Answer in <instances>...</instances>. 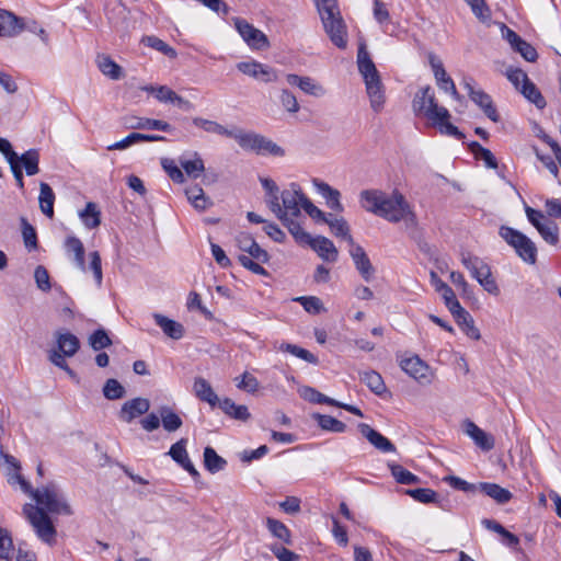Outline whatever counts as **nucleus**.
<instances>
[{"mask_svg": "<svg viewBox=\"0 0 561 561\" xmlns=\"http://www.w3.org/2000/svg\"><path fill=\"white\" fill-rule=\"evenodd\" d=\"M150 409V402L146 398H134L126 401L118 413V417L126 423H130L137 416L146 414Z\"/></svg>", "mask_w": 561, "mask_h": 561, "instance_id": "14", "label": "nucleus"}, {"mask_svg": "<svg viewBox=\"0 0 561 561\" xmlns=\"http://www.w3.org/2000/svg\"><path fill=\"white\" fill-rule=\"evenodd\" d=\"M280 351H284V352H287V353H290L291 355L298 357V358H301L304 359L305 362L307 363H310V364H314L317 365L318 364V357L316 355H313L311 352H309L308 350L306 348H302L298 345H295V344H290V343H283L279 347Z\"/></svg>", "mask_w": 561, "mask_h": 561, "instance_id": "45", "label": "nucleus"}, {"mask_svg": "<svg viewBox=\"0 0 561 561\" xmlns=\"http://www.w3.org/2000/svg\"><path fill=\"white\" fill-rule=\"evenodd\" d=\"M27 28L23 19L14 13L0 9V37H14ZM30 31L34 28L28 27Z\"/></svg>", "mask_w": 561, "mask_h": 561, "instance_id": "12", "label": "nucleus"}, {"mask_svg": "<svg viewBox=\"0 0 561 561\" xmlns=\"http://www.w3.org/2000/svg\"><path fill=\"white\" fill-rule=\"evenodd\" d=\"M65 247H66V250L68 253H72L73 254V262L76 264V266L82 271V272H85L87 271V265H85V261H84V247H83V243L81 242V240L77 237H68L66 239V242H65Z\"/></svg>", "mask_w": 561, "mask_h": 561, "instance_id": "24", "label": "nucleus"}, {"mask_svg": "<svg viewBox=\"0 0 561 561\" xmlns=\"http://www.w3.org/2000/svg\"><path fill=\"white\" fill-rule=\"evenodd\" d=\"M153 319L167 336L173 340H180L184 336L185 329L180 322L169 319L161 313H153Z\"/></svg>", "mask_w": 561, "mask_h": 561, "instance_id": "20", "label": "nucleus"}, {"mask_svg": "<svg viewBox=\"0 0 561 561\" xmlns=\"http://www.w3.org/2000/svg\"><path fill=\"white\" fill-rule=\"evenodd\" d=\"M39 152L36 149H30L22 156H19V164L25 169L28 176L39 172Z\"/></svg>", "mask_w": 561, "mask_h": 561, "instance_id": "36", "label": "nucleus"}, {"mask_svg": "<svg viewBox=\"0 0 561 561\" xmlns=\"http://www.w3.org/2000/svg\"><path fill=\"white\" fill-rule=\"evenodd\" d=\"M323 27L331 42L341 49L347 46V32L336 0H314Z\"/></svg>", "mask_w": 561, "mask_h": 561, "instance_id": "4", "label": "nucleus"}, {"mask_svg": "<svg viewBox=\"0 0 561 561\" xmlns=\"http://www.w3.org/2000/svg\"><path fill=\"white\" fill-rule=\"evenodd\" d=\"M358 430L360 434L367 438V440L374 445L377 449L383 453H392L396 451V446L379 432L370 427L366 423H360L358 425Z\"/></svg>", "mask_w": 561, "mask_h": 561, "instance_id": "18", "label": "nucleus"}, {"mask_svg": "<svg viewBox=\"0 0 561 561\" xmlns=\"http://www.w3.org/2000/svg\"><path fill=\"white\" fill-rule=\"evenodd\" d=\"M350 245V255L353 259L356 270L366 282H369L374 273V267L368 255L359 244H355V242H353V244Z\"/></svg>", "mask_w": 561, "mask_h": 561, "instance_id": "15", "label": "nucleus"}, {"mask_svg": "<svg viewBox=\"0 0 561 561\" xmlns=\"http://www.w3.org/2000/svg\"><path fill=\"white\" fill-rule=\"evenodd\" d=\"M314 419L318 421V424L322 430L334 433H343L346 430V425L333 416L316 414Z\"/></svg>", "mask_w": 561, "mask_h": 561, "instance_id": "46", "label": "nucleus"}, {"mask_svg": "<svg viewBox=\"0 0 561 561\" xmlns=\"http://www.w3.org/2000/svg\"><path fill=\"white\" fill-rule=\"evenodd\" d=\"M32 497L36 501L37 506L25 504L23 512L38 538L44 542L50 543L55 539L56 529L47 512L53 514H70V508L54 483L36 489Z\"/></svg>", "mask_w": 561, "mask_h": 561, "instance_id": "1", "label": "nucleus"}, {"mask_svg": "<svg viewBox=\"0 0 561 561\" xmlns=\"http://www.w3.org/2000/svg\"><path fill=\"white\" fill-rule=\"evenodd\" d=\"M358 71L363 76L366 92L374 112L379 113L385 105V87L381 82L379 71L366 50L365 44H360L357 53Z\"/></svg>", "mask_w": 561, "mask_h": 561, "instance_id": "3", "label": "nucleus"}, {"mask_svg": "<svg viewBox=\"0 0 561 561\" xmlns=\"http://www.w3.org/2000/svg\"><path fill=\"white\" fill-rule=\"evenodd\" d=\"M302 396L305 399H307L313 403L329 404V405H334V407H337V404H339V401H336L330 397H327L325 394L319 392L318 390H316L311 387H306L304 389Z\"/></svg>", "mask_w": 561, "mask_h": 561, "instance_id": "56", "label": "nucleus"}, {"mask_svg": "<svg viewBox=\"0 0 561 561\" xmlns=\"http://www.w3.org/2000/svg\"><path fill=\"white\" fill-rule=\"evenodd\" d=\"M227 461L220 457L213 447L207 446L204 449V466L211 472L216 473L225 469Z\"/></svg>", "mask_w": 561, "mask_h": 561, "instance_id": "37", "label": "nucleus"}, {"mask_svg": "<svg viewBox=\"0 0 561 561\" xmlns=\"http://www.w3.org/2000/svg\"><path fill=\"white\" fill-rule=\"evenodd\" d=\"M302 197L306 195L298 185L293 184L291 190L282 191L278 196L277 206H271L270 210L280 220L298 218L301 216Z\"/></svg>", "mask_w": 561, "mask_h": 561, "instance_id": "5", "label": "nucleus"}, {"mask_svg": "<svg viewBox=\"0 0 561 561\" xmlns=\"http://www.w3.org/2000/svg\"><path fill=\"white\" fill-rule=\"evenodd\" d=\"M538 232L542 237V239L548 242L549 244L556 245L559 241V228L558 226L550 221L546 224H541L537 228Z\"/></svg>", "mask_w": 561, "mask_h": 561, "instance_id": "54", "label": "nucleus"}, {"mask_svg": "<svg viewBox=\"0 0 561 561\" xmlns=\"http://www.w3.org/2000/svg\"><path fill=\"white\" fill-rule=\"evenodd\" d=\"M412 108L415 115L426 117L430 122L448 115V110L437 104L434 90L428 85L415 93Z\"/></svg>", "mask_w": 561, "mask_h": 561, "instance_id": "8", "label": "nucleus"}, {"mask_svg": "<svg viewBox=\"0 0 561 561\" xmlns=\"http://www.w3.org/2000/svg\"><path fill=\"white\" fill-rule=\"evenodd\" d=\"M57 345L62 356L71 357L78 352L80 342L79 339L70 332L57 333Z\"/></svg>", "mask_w": 561, "mask_h": 561, "instance_id": "29", "label": "nucleus"}, {"mask_svg": "<svg viewBox=\"0 0 561 561\" xmlns=\"http://www.w3.org/2000/svg\"><path fill=\"white\" fill-rule=\"evenodd\" d=\"M325 262L334 263L337 261L339 251L334 243L327 237L318 236L312 238L308 244Z\"/></svg>", "mask_w": 561, "mask_h": 561, "instance_id": "17", "label": "nucleus"}, {"mask_svg": "<svg viewBox=\"0 0 561 561\" xmlns=\"http://www.w3.org/2000/svg\"><path fill=\"white\" fill-rule=\"evenodd\" d=\"M186 444H187V439L181 438L180 440H178L176 443H174L171 446V448L168 453L171 456V458L180 466L184 465V462L188 459V455L186 451Z\"/></svg>", "mask_w": 561, "mask_h": 561, "instance_id": "57", "label": "nucleus"}, {"mask_svg": "<svg viewBox=\"0 0 561 561\" xmlns=\"http://www.w3.org/2000/svg\"><path fill=\"white\" fill-rule=\"evenodd\" d=\"M234 26L250 48L261 50L270 46L267 36L248 21L237 18L234 20Z\"/></svg>", "mask_w": 561, "mask_h": 561, "instance_id": "9", "label": "nucleus"}, {"mask_svg": "<svg viewBox=\"0 0 561 561\" xmlns=\"http://www.w3.org/2000/svg\"><path fill=\"white\" fill-rule=\"evenodd\" d=\"M236 386L238 389L247 391L249 393H254L257 391L260 383L256 377L245 371L240 377L234 379Z\"/></svg>", "mask_w": 561, "mask_h": 561, "instance_id": "52", "label": "nucleus"}, {"mask_svg": "<svg viewBox=\"0 0 561 561\" xmlns=\"http://www.w3.org/2000/svg\"><path fill=\"white\" fill-rule=\"evenodd\" d=\"M519 92L531 103H534L538 108H543L546 106V100L542 96L541 92L537 89V87L529 80L525 85H523Z\"/></svg>", "mask_w": 561, "mask_h": 561, "instance_id": "43", "label": "nucleus"}, {"mask_svg": "<svg viewBox=\"0 0 561 561\" xmlns=\"http://www.w3.org/2000/svg\"><path fill=\"white\" fill-rule=\"evenodd\" d=\"M192 122L196 127L203 128L206 133L217 134L228 138H233V135L236 134V130H229L228 128H226L225 126L220 125L215 121H209L202 117H194Z\"/></svg>", "mask_w": 561, "mask_h": 561, "instance_id": "34", "label": "nucleus"}, {"mask_svg": "<svg viewBox=\"0 0 561 561\" xmlns=\"http://www.w3.org/2000/svg\"><path fill=\"white\" fill-rule=\"evenodd\" d=\"M185 194L193 207L199 211H204L213 205V202L208 196H206L204 190L199 185L187 187Z\"/></svg>", "mask_w": 561, "mask_h": 561, "instance_id": "26", "label": "nucleus"}, {"mask_svg": "<svg viewBox=\"0 0 561 561\" xmlns=\"http://www.w3.org/2000/svg\"><path fill=\"white\" fill-rule=\"evenodd\" d=\"M90 346L94 351L103 350L112 344V340L103 329L95 330L89 337Z\"/></svg>", "mask_w": 561, "mask_h": 561, "instance_id": "59", "label": "nucleus"}, {"mask_svg": "<svg viewBox=\"0 0 561 561\" xmlns=\"http://www.w3.org/2000/svg\"><path fill=\"white\" fill-rule=\"evenodd\" d=\"M158 413L161 419L162 426L167 432H175L183 425L181 416L168 405L160 407Z\"/></svg>", "mask_w": 561, "mask_h": 561, "instance_id": "27", "label": "nucleus"}, {"mask_svg": "<svg viewBox=\"0 0 561 561\" xmlns=\"http://www.w3.org/2000/svg\"><path fill=\"white\" fill-rule=\"evenodd\" d=\"M165 137L160 135H146L140 133H131L128 136H126L124 139L114 142L110 146H107V150H123L128 148L129 146L140 142V141H164Z\"/></svg>", "mask_w": 561, "mask_h": 561, "instance_id": "22", "label": "nucleus"}, {"mask_svg": "<svg viewBox=\"0 0 561 561\" xmlns=\"http://www.w3.org/2000/svg\"><path fill=\"white\" fill-rule=\"evenodd\" d=\"M294 300L299 302L308 313L319 314L324 311L321 299L316 296H301Z\"/></svg>", "mask_w": 561, "mask_h": 561, "instance_id": "48", "label": "nucleus"}, {"mask_svg": "<svg viewBox=\"0 0 561 561\" xmlns=\"http://www.w3.org/2000/svg\"><path fill=\"white\" fill-rule=\"evenodd\" d=\"M457 324L463 331V333L472 340H479L481 337L479 329L474 325L472 316L467 311L461 317L456 319Z\"/></svg>", "mask_w": 561, "mask_h": 561, "instance_id": "44", "label": "nucleus"}, {"mask_svg": "<svg viewBox=\"0 0 561 561\" xmlns=\"http://www.w3.org/2000/svg\"><path fill=\"white\" fill-rule=\"evenodd\" d=\"M125 393V388L114 378L107 379L103 387V394L108 400L122 399Z\"/></svg>", "mask_w": 561, "mask_h": 561, "instance_id": "51", "label": "nucleus"}, {"mask_svg": "<svg viewBox=\"0 0 561 561\" xmlns=\"http://www.w3.org/2000/svg\"><path fill=\"white\" fill-rule=\"evenodd\" d=\"M237 69L243 75L265 83L277 80V73L273 68L255 60L238 62Z\"/></svg>", "mask_w": 561, "mask_h": 561, "instance_id": "11", "label": "nucleus"}, {"mask_svg": "<svg viewBox=\"0 0 561 561\" xmlns=\"http://www.w3.org/2000/svg\"><path fill=\"white\" fill-rule=\"evenodd\" d=\"M359 379L377 396H382L387 391V387L381 375L376 370L360 373Z\"/></svg>", "mask_w": 561, "mask_h": 561, "instance_id": "30", "label": "nucleus"}, {"mask_svg": "<svg viewBox=\"0 0 561 561\" xmlns=\"http://www.w3.org/2000/svg\"><path fill=\"white\" fill-rule=\"evenodd\" d=\"M469 149L474 154V157L482 160L488 168H497V161L494 154L489 149L482 147L479 142L472 141L469 145Z\"/></svg>", "mask_w": 561, "mask_h": 561, "instance_id": "40", "label": "nucleus"}, {"mask_svg": "<svg viewBox=\"0 0 561 561\" xmlns=\"http://www.w3.org/2000/svg\"><path fill=\"white\" fill-rule=\"evenodd\" d=\"M283 107L289 113H297L300 108L297 98L287 89H283L279 95Z\"/></svg>", "mask_w": 561, "mask_h": 561, "instance_id": "63", "label": "nucleus"}, {"mask_svg": "<svg viewBox=\"0 0 561 561\" xmlns=\"http://www.w3.org/2000/svg\"><path fill=\"white\" fill-rule=\"evenodd\" d=\"M465 88L468 90L470 99L483 110L484 114L493 122L499 121V114L496 108L493 106L492 99L482 90H474L471 80H465Z\"/></svg>", "mask_w": 561, "mask_h": 561, "instance_id": "13", "label": "nucleus"}, {"mask_svg": "<svg viewBox=\"0 0 561 561\" xmlns=\"http://www.w3.org/2000/svg\"><path fill=\"white\" fill-rule=\"evenodd\" d=\"M362 207L389 222L405 221L407 225L415 226L416 216L407 198L398 190L388 194L381 190H364L359 194Z\"/></svg>", "mask_w": 561, "mask_h": 561, "instance_id": "2", "label": "nucleus"}, {"mask_svg": "<svg viewBox=\"0 0 561 561\" xmlns=\"http://www.w3.org/2000/svg\"><path fill=\"white\" fill-rule=\"evenodd\" d=\"M98 67L100 71L111 78L112 80H118L123 76L122 67L117 65L110 56L100 55L98 56Z\"/></svg>", "mask_w": 561, "mask_h": 561, "instance_id": "35", "label": "nucleus"}, {"mask_svg": "<svg viewBox=\"0 0 561 561\" xmlns=\"http://www.w3.org/2000/svg\"><path fill=\"white\" fill-rule=\"evenodd\" d=\"M280 222L287 228V230L289 231V233L293 236L297 243L302 245H308L309 243H311L313 237H311L310 233L304 230L297 218H289Z\"/></svg>", "mask_w": 561, "mask_h": 561, "instance_id": "33", "label": "nucleus"}, {"mask_svg": "<svg viewBox=\"0 0 561 561\" xmlns=\"http://www.w3.org/2000/svg\"><path fill=\"white\" fill-rule=\"evenodd\" d=\"M400 366L404 373L421 385H430L433 374L430 366L419 356L408 357L401 360Z\"/></svg>", "mask_w": 561, "mask_h": 561, "instance_id": "10", "label": "nucleus"}, {"mask_svg": "<svg viewBox=\"0 0 561 561\" xmlns=\"http://www.w3.org/2000/svg\"><path fill=\"white\" fill-rule=\"evenodd\" d=\"M449 118H450V114L448 113V115L446 117L439 116L438 118H434L431 122L434 126L438 127V129L442 134L453 136L459 140L463 139L465 135L455 125H453L449 122Z\"/></svg>", "mask_w": 561, "mask_h": 561, "instance_id": "42", "label": "nucleus"}, {"mask_svg": "<svg viewBox=\"0 0 561 561\" xmlns=\"http://www.w3.org/2000/svg\"><path fill=\"white\" fill-rule=\"evenodd\" d=\"M465 433L472 438L474 444L483 451H489L494 448V438L492 435L485 433L476 423L467 420L463 423Z\"/></svg>", "mask_w": 561, "mask_h": 561, "instance_id": "16", "label": "nucleus"}, {"mask_svg": "<svg viewBox=\"0 0 561 561\" xmlns=\"http://www.w3.org/2000/svg\"><path fill=\"white\" fill-rule=\"evenodd\" d=\"M79 216L88 229H94L101 224L100 211L95 203L89 202Z\"/></svg>", "mask_w": 561, "mask_h": 561, "instance_id": "39", "label": "nucleus"}, {"mask_svg": "<svg viewBox=\"0 0 561 561\" xmlns=\"http://www.w3.org/2000/svg\"><path fill=\"white\" fill-rule=\"evenodd\" d=\"M312 183L319 194H321L325 201L328 206L337 213L343 211V205L340 202L341 194L337 190L331 187L328 183L322 182L318 179H313Z\"/></svg>", "mask_w": 561, "mask_h": 561, "instance_id": "19", "label": "nucleus"}, {"mask_svg": "<svg viewBox=\"0 0 561 561\" xmlns=\"http://www.w3.org/2000/svg\"><path fill=\"white\" fill-rule=\"evenodd\" d=\"M141 43L152 49H156L167 57L174 59L178 57L176 50L168 45L165 42L154 35H146L141 38Z\"/></svg>", "mask_w": 561, "mask_h": 561, "instance_id": "38", "label": "nucleus"}, {"mask_svg": "<svg viewBox=\"0 0 561 561\" xmlns=\"http://www.w3.org/2000/svg\"><path fill=\"white\" fill-rule=\"evenodd\" d=\"M389 468L392 477L400 484H414L419 482V477L403 468L401 465L389 463Z\"/></svg>", "mask_w": 561, "mask_h": 561, "instance_id": "41", "label": "nucleus"}, {"mask_svg": "<svg viewBox=\"0 0 561 561\" xmlns=\"http://www.w3.org/2000/svg\"><path fill=\"white\" fill-rule=\"evenodd\" d=\"M270 550L278 559V561H296L299 559V556L297 553L285 548L283 545H271Z\"/></svg>", "mask_w": 561, "mask_h": 561, "instance_id": "64", "label": "nucleus"}, {"mask_svg": "<svg viewBox=\"0 0 561 561\" xmlns=\"http://www.w3.org/2000/svg\"><path fill=\"white\" fill-rule=\"evenodd\" d=\"M128 127L133 129H151L167 133H170L173 129V127L168 122L136 116L129 119Z\"/></svg>", "mask_w": 561, "mask_h": 561, "instance_id": "23", "label": "nucleus"}, {"mask_svg": "<svg viewBox=\"0 0 561 561\" xmlns=\"http://www.w3.org/2000/svg\"><path fill=\"white\" fill-rule=\"evenodd\" d=\"M479 491L490 496L499 504H505L511 501L513 494L496 483L481 482L479 483Z\"/></svg>", "mask_w": 561, "mask_h": 561, "instance_id": "25", "label": "nucleus"}, {"mask_svg": "<svg viewBox=\"0 0 561 561\" xmlns=\"http://www.w3.org/2000/svg\"><path fill=\"white\" fill-rule=\"evenodd\" d=\"M161 165L174 183L181 184L185 182L184 172L175 164L174 160L163 158L161 159Z\"/></svg>", "mask_w": 561, "mask_h": 561, "instance_id": "53", "label": "nucleus"}, {"mask_svg": "<svg viewBox=\"0 0 561 561\" xmlns=\"http://www.w3.org/2000/svg\"><path fill=\"white\" fill-rule=\"evenodd\" d=\"M14 546L11 534L0 527V559L9 560L13 556Z\"/></svg>", "mask_w": 561, "mask_h": 561, "instance_id": "55", "label": "nucleus"}, {"mask_svg": "<svg viewBox=\"0 0 561 561\" xmlns=\"http://www.w3.org/2000/svg\"><path fill=\"white\" fill-rule=\"evenodd\" d=\"M329 227L334 236L342 237L348 242V244H353L354 239L350 234V227L345 219H334V221L329 222Z\"/></svg>", "mask_w": 561, "mask_h": 561, "instance_id": "58", "label": "nucleus"}, {"mask_svg": "<svg viewBox=\"0 0 561 561\" xmlns=\"http://www.w3.org/2000/svg\"><path fill=\"white\" fill-rule=\"evenodd\" d=\"M22 224V237L24 241V245L28 251H34L37 249V234L34 227L28 224L25 218L21 219Z\"/></svg>", "mask_w": 561, "mask_h": 561, "instance_id": "49", "label": "nucleus"}, {"mask_svg": "<svg viewBox=\"0 0 561 561\" xmlns=\"http://www.w3.org/2000/svg\"><path fill=\"white\" fill-rule=\"evenodd\" d=\"M142 90L154 95V98L161 103H171L175 94V92L167 85H146Z\"/></svg>", "mask_w": 561, "mask_h": 561, "instance_id": "50", "label": "nucleus"}, {"mask_svg": "<svg viewBox=\"0 0 561 561\" xmlns=\"http://www.w3.org/2000/svg\"><path fill=\"white\" fill-rule=\"evenodd\" d=\"M465 2L481 22H486L491 18V11L484 0H465Z\"/></svg>", "mask_w": 561, "mask_h": 561, "instance_id": "60", "label": "nucleus"}, {"mask_svg": "<svg viewBox=\"0 0 561 561\" xmlns=\"http://www.w3.org/2000/svg\"><path fill=\"white\" fill-rule=\"evenodd\" d=\"M465 2L481 22H486L491 18V11L484 0H465Z\"/></svg>", "mask_w": 561, "mask_h": 561, "instance_id": "61", "label": "nucleus"}, {"mask_svg": "<svg viewBox=\"0 0 561 561\" xmlns=\"http://www.w3.org/2000/svg\"><path fill=\"white\" fill-rule=\"evenodd\" d=\"M266 527L268 531L283 545H293L291 533L288 527L280 520L267 517Z\"/></svg>", "mask_w": 561, "mask_h": 561, "instance_id": "32", "label": "nucleus"}, {"mask_svg": "<svg viewBox=\"0 0 561 561\" xmlns=\"http://www.w3.org/2000/svg\"><path fill=\"white\" fill-rule=\"evenodd\" d=\"M34 278L39 290L47 293L51 288L50 277L45 266L38 265L34 271Z\"/></svg>", "mask_w": 561, "mask_h": 561, "instance_id": "62", "label": "nucleus"}, {"mask_svg": "<svg viewBox=\"0 0 561 561\" xmlns=\"http://www.w3.org/2000/svg\"><path fill=\"white\" fill-rule=\"evenodd\" d=\"M192 159H186L181 157L179 159L181 168L184 170L185 174L192 179H197L205 171V164L203 159L197 152H193Z\"/></svg>", "mask_w": 561, "mask_h": 561, "instance_id": "28", "label": "nucleus"}, {"mask_svg": "<svg viewBox=\"0 0 561 561\" xmlns=\"http://www.w3.org/2000/svg\"><path fill=\"white\" fill-rule=\"evenodd\" d=\"M261 184L265 190V203L267 207L277 206L278 196L282 191L272 179H261Z\"/></svg>", "mask_w": 561, "mask_h": 561, "instance_id": "47", "label": "nucleus"}, {"mask_svg": "<svg viewBox=\"0 0 561 561\" xmlns=\"http://www.w3.org/2000/svg\"><path fill=\"white\" fill-rule=\"evenodd\" d=\"M233 139L242 149L254 151L259 154L270 153L275 157H283L285 154L284 149L277 144L253 131L238 129L233 135Z\"/></svg>", "mask_w": 561, "mask_h": 561, "instance_id": "7", "label": "nucleus"}, {"mask_svg": "<svg viewBox=\"0 0 561 561\" xmlns=\"http://www.w3.org/2000/svg\"><path fill=\"white\" fill-rule=\"evenodd\" d=\"M39 207L44 215L48 218L54 217V203H55V193L53 188L45 182L39 184Z\"/></svg>", "mask_w": 561, "mask_h": 561, "instance_id": "31", "label": "nucleus"}, {"mask_svg": "<svg viewBox=\"0 0 561 561\" xmlns=\"http://www.w3.org/2000/svg\"><path fill=\"white\" fill-rule=\"evenodd\" d=\"M195 396L210 407L215 408L219 402L218 396L215 393L210 383L203 377H196L193 385Z\"/></svg>", "mask_w": 561, "mask_h": 561, "instance_id": "21", "label": "nucleus"}, {"mask_svg": "<svg viewBox=\"0 0 561 561\" xmlns=\"http://www.w3.org/2000/svg\"><path fill=\"white\" fill-rule=\"evenodd\" d=\"M499 234L525 263L530 265L536 263L537 247L526 234L507 226H502Z\"/></svg>", "mask_w": 561, "mask_h": 561, "instance_id": "6", "label": "nucleus"}]
</instances>
